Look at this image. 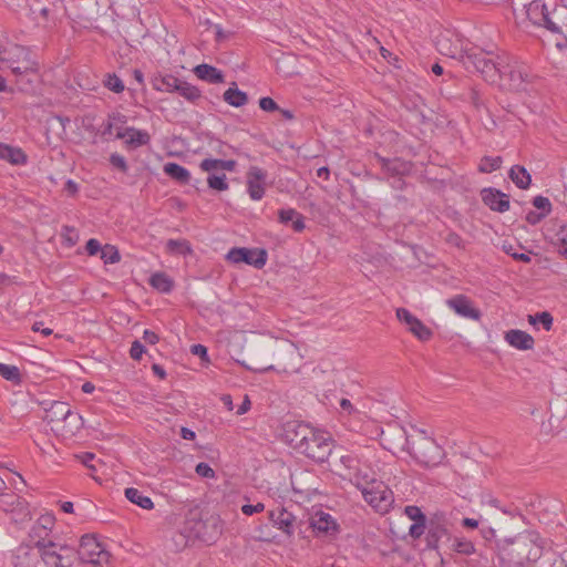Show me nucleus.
<instances>
[{
	"label": "nucleus",
	"instance_id": "nucleus-21",
	"mask_svg": "<svg viewBox=\"0 0 567 567\" xmlns=\"http://www.w3.org/2000/svg\"><path fill=\"white\" fill-rule=\"evenodd\" d=\"M482 199L492 210L505 213L509 209V197L496 188H485L482 192Z\"/></svg>",
	"mask_w": 567,
	"mask_h": 567
},
{
	"label": "nucleus",
	"instance_id": "nucleus-40",
	"mask_svg": "<svg viewBox=\"0 0 567 567\" xmlns=\"http://www.w3.org/2000/svg\"><path fill=\"white\" fill-rule=\"evenodd\" d=\"M0 375L13 383H20L21 382V373L18 367L16 365H8L0 362Z\"/></svg>",
	"mask_w": 567,
	"mask_h": 567
},
{
	"label": "nucleus",
	"instance_id": "nucleus-41",
	"mask_svg": "<svg viewBox=\"0 0 567 567\" xmlns=\"http://www.w3.org/2000/svg\"><path fill=\"white\" fill-rule=\"evenodd\" d=\"M101 259L105 264H115L120 261V252L117 248L113 245H104L101 249Z\"/></svg>",
	"mask_w": 567,
	"mask_h": 567
},
{
	"label": "nucleus",
	"instance_id": "nucleus-19",
	"mask_svg": "<svg viewBox=\"0 0 567 567\" xmlns=\"http://www.w3.org/2000/svg\"><path fill=\"white\" fill-rule=\"evenodd\" d=\"M446 305L463 318L472 320H478L481 318V311L474 308L470 298L464 295H456L447 299Z\"/></svg>",
	"mask_w": 567,
	"mask_h": 567
},
{
	"label": "nucleus",
	"instance_id": "nucleus-36",
	"mask_svg": "<svg viewBox=\"0 0 567 567\" xmlns=\"http://www.w3.org/2000/svg\"><path fill=\"white\" fill-rule=\"evenodd\" d=\"M166 249L173 255H189L193 249L188 240L186 239H169L166 243Z\"/></svg>",
	"mask_w": 567,
	"mask_h": 567
},
{
	"label": "nucleus",
	"instance_id": "nucleus-2",
	"mask_svg": "<svg viewBox=\"0 0 567 567\" xmlns=\"http://www.w3.org/2000/svg\"><path fill=\"white\" fill-rule=\"evenodd\" d=\"M285 436L296 451L318 463L327 461L332 452L330 434L306 423H287Z\"/></svg>",
	"mask_w": 567,
	"mask_h": 567
},
{
	"label": "nucleus",
	"instance_id": "nucleus-51",
	"mask_svg": "<svg viewBox=\"0 0 567 567\" xmlns=\"http://www.w3.org/2000/svg\"><path fill=\"white\" fill-rule=\"evenodd\" d=\"M259 106L262 111L274 112L279 110L278 104L269 96L261 97L259 100Z\"/></svg>",
	"mask_w": 567,
	"mask_h": 567
},
{
	"label": "nucleus",
	"instance_id": "nucleus-24",
	"mask_svg": "<svg viewBox=\"0 0 567 567\" xmlns=\"http://www.w3.org/2000/svg\"><path fill=\"white\" fill-rule=\"evenodd\" d=\"M194 73L198 79L213 84L223 83L225 80L220 70L205 63L195 66Z\"/></svg>",
	"mask_w": 567,
	"mask_h": 567
},
{
	"label": "nucleus",
	"instance_id": "nucleus-17",
	"mask_svg": "<svg viewBox=\"0 0 567 567\" xmlns=\"http://www.w3.org/2000/svg\"><path fill=\"white\" fill-rule=\"evenodd\" d=\"M309 526L317 535L333 536L339 532V524L329 514L322 511L316 512L309 519Z\"/></svg>",
	"mask_w": 567,
	"mask_h": 567
},
{
	"label": "nucleus",
	"instance_id": "nucleus-13",
	"mask_svg": "<svg viewBox=\"0 0 567 567\" xmlns=\"http://www.w3.org/2000/svg\"><path fill=\"white\" fill-rule=\"evenodd\" d=\"M61 6L49 1L43 3L41 0L30 2V12L39 25L51 28L55 25Z\"/></svg>",
	"mask_w": 567,
	"mask_h": 567
},
{
	"label": "nucleus",
	"instance_id": "nucleus-59",
	"mask_svg": "<svg viewBox=\"0 0 567 567\" xmlns=\"http://www.w3.org/2000/svg\"><path fill=\"white\" fill-rule=\"evenodd\" d=\"M231 35L230 31H225L219 24L215 25L216 41L221 42L229 39Z\"/></svg>",
	"mask_w": 567,
	"mask_h": 567
},
{
	"label": "nucleus",
	"instance_id": "nucleus-15",
	"mask_svg": "<svg viewBox=\"0 0 567 567\" xmlns=\"http://www.w3.org/2000/svg\"><path fill=\"white\" fill-rule=\"evenodd\" d=\"M444 538L447 540L451 539V534L446 526L445 518L442 515H435L430 519L427 525L425 536L426 547L429 549H437L440 542Z\"/></svg>",
	"mask_w": 567,
	"mask_h": 567
},
{
	"label": "nucleus",
	"instance_id": "nucleus-42",
	"mask_svg": "<svg viewBox=\"0 0 567 567\" xmlns=\"http://www.w3.org/2000/svg\"><path fill=\"white\" fill-rule=\"evenodd\" d=\"M207 184L212 189L224 192L228 189V183L226 182V175L224 173L209 174L207 177Z\"/></svg>",
	"mask_w": 567,
	"mask_h": 567
},
{
	"label": "nucleus",
	"instance_id": "nucleus-39",
	"mask_svg": "<svg viewBox=\"0 0 567 567\" xmlns=\"http://www.w3.org/2000/svg\"><path fill=\"white\" fill-rule=\"evenodd\" d=\"M528 322L533 326L540 323L546 331L553 327V316L548 311L537 312L528 316Z\"/></svg>",
	"mask_w": 567,
	"mask_h": 567
},
{
	"label": "nucleus",
	"instance_id": "nucleus-26",
	"mask_svg": "<svg viewBox=\"0 0 567 567\" xmlns=\"http://www.w3.org/2000/svg\"><path fill=\"white\" fill-rule=\"evenodd\" d=\"M278 218L279 221L285 225L291 221L292 228L297 233H301L306 228L303 216L293 208L280 209L278 212Z\"/></svg>",
	"mask_w": 567,
	"mask_h": 567
},
{
	"label": "nucleus",
	"instance_id": "nucleus-11",
	"mask_svg": "<svg viewBox=\"0 0 567 567\" xmlns=\"http://www.w3.org/2000/svg\"><path fill=\"white\" fill-rule=\"evenodd\" d=\"M437 51L449 58L457 59L463 62L470 49L467 41L456 31L443 30L435 40Z\"/></svg>",
	"mask_w": 567,
	"mask_h": 567
},
{
	"label": "nucleus",
	"instance_id": "nucleus-14",
	"mask_svg": "<svg viewBox=\"0 0 567 567\" xmlns=\"http://www.w3.org/2000/svg\"><path fill=\"white\" fill-rule=\"evenodd\" d=\"M396 318L401 323H404L408 330L420 341H427L432 338V330L426 327L419 318L412 315L408 309L398 308Z\"/></svg>",
	"mask_w": 567,
	"mask_h": 567
},
{
	"label": "nucleus",
	"instance_id": "nucleus-18",
	"mask_svg": "<svg viewBox=\"0 0 567 567\" xmlns=\"http://www.w3.org/2000/svg\"><path fill=\"white\" fill-rule=\"evenodd\" d=\"M269 520L285 535L292 536L297 524V517L284 507H277L268 512Z\"/></svg>",
	"mask_w": 567,
	"mask_h": 567
},
{
	"label": "nucleus",
	"instance_id": "nucleus-58",
	"mask_svg": "<svg viewBox=\"0 0 567 567\" xmlns=\"http://www.w3.org/2000/svg\"><path fill=\"white\" fill-rule=\"evenodd\" d=\"M543 27H545L547 30L551 31L553 33H558L560 30L559 28L557 27L556 23H554L549 17V12H547L546 16H543V21H542V24Z\"/></svg>",
	"mask_w": 567,
	"mask_h": 567
},
{
	"label": "nucleus",
	"instance_id": "nucleus-63",
	"mask_svg": "<svg viewBox=\"0 0 567 567\" xmlns=\"http://www.w3.org/2000/svg\"><path fill=\"white\" fill-rule=\"evenodd\" d=\"M467 100L476 107L481 105L480 93L475 89L470 90Z\"/></svg>",
	"mask_w": 567,
	"mask_h": 567
},
{
	"label": "nucleus",
	"instance_id": "nucleus-7",
	"mask_svg": "<svg viewBox=\"0 0 567 567\" xmlns=\"http://www.w3.org/2000/svg\"><path fill=\"white\" fill-rule=\"evenodd\" d=\"M74 558L68 567H73L76 561L91 564L94 567H103L109 564L111 554L93 535H84L81 537L79 548H73Z\"/></svg>",
	"mask_w": 567,
	"mask_h": 567
},
{
	"label": "nucleus",
	"instance_id": "nucleus-38",
	"mask_svg": "<svg viewBox=\"0 0 567 567\" xmlns=\"http://www.w3.org/2000/svg\"><path fill=\"white\" fill-rule=\"evenodd\" d=\"M503 163V159L501 156H484L478 165V171L481 173H492L494 171H497Z\"/></svg>",
	"mask_w": 567,
	"mask_h": 567
},
{
	"label": "nucleus",
	"instance_id": "nucleus-46",
	"mask_svg": "<svg viewBox=\"0 0 567 567\" xmlns=\"http://www.w3.org/2000/svg\"><path fill=\"white\" fill-rule=\"evenodd\" d=\"M533 205L540 212L548 216L551 212V204L547 197L538 195L534 197Z\"/></svg>",
	"mask_w": 567,
	"mask_h": 567
},
{
	"label": "nucleus",
	"instance_id": "nucleus-29",
	"mask_svg": "<svg viewBox=\"0 0 567 567\" xmlns=\"http://www.w3.org/2000/svg\"><path fill=\"white\" fill-rule=\"evenodd\" d=\"M508 176L512 182L520 189H527L530 186L532 176L524 166H512Z\"/></svg>",
	"mask_w": 567,
	"mask_h": 567
},
{
	"label": "nucleus",
	"instance_id": "nucleus-8",
	"mask_svg": "<svg viewBox=\"0 0 567 567\" xmlns=\"http://www.w3.org/2000/svg\"><path fill=\"white\" fill-rule=\"evenodd\" d=\"M504 72H499L502 85L513 91H525L533 75L527 64L506 54Z\"/></svg>",
	"mask_w": 567,
	"mask_h": 567
},
{
	"label": "nucleus",
	"instance_id": "nucleus-25",
	"mask_svg": "<svg viewBox=\"0 0 567 567\" xmlns=\"http://www.w3.org/2000/svg\"><path fill=\"white\" fill-rule=\"evenodd\" d=\"M0 159L12 165H24L28 161L25 153L19 148L8 144L0 143Z\"/></svg>",
	"mask_w": 567,
	"mask_h": 567
},
{
	"label": "nucleus",
	"instance_id": "nucleus-60",
	"mask_svg": "<svg viewBox=\"0 0 567 567\" xmlns=\"http://www.w3.org/2000/svg\"><path fill=\"white\" fill-rule=\"evenodd\" d=\"M32 331L34 332H41L43 336L45 337H49L52 334V329L50 328H44V324L42 321H35L32 327H31Z\"/></svg>",
	"mask_w": 567,
	"mask_h": 567
},
{
	"label": "nucleus",
	"instance_id": "nucleus-50",
	"mask_svg": "<svg viewBox=\"0 0 567 567\" xmlns=\"http://www.w3.org/2000/svg\"><path fill=\"white\" fill-rule=\"evenodd\" d=\"M426 527V522L413 523L410 526L409 534L412 538L417 539L424 534Z\"/></svg>",
	"mask_w": 567,
	"mask_h": 567
},
{
	"label": "nucleus",
	"instance_id": "nucleus-32",
	"mask_svg": "<svg viewBox=\"0 0 567 567\" xmlns=\"http://www.w3.org/2000/svg\"><path fill=\"white\" fill-rule=\"evenodd\" d=\"M32 547L30 544L22 545L18 548L14 556V567H32L35 556L31 553Z\"/></svg>",
	"mask_w": 567,
	"mask_h": 567
},
{
	"label": "nucleus",
	"instance_id": "nucleus-28",
	"mask_svg": "<svg viewBox=\"0 0 567 567\" xmlns=\"http://www.w3.org/2000/svg\"><path fill=\"white\" fill-rule=\"evenodd\" d=\"M82 425V416L70 409L69 415H66L65 420L62 421L61 426H55V431L62 432L63 435L73 436Z\"/></svg>",
	"mask_w": 567,
	"mask_h": 567
},
{
	"label": "nucleus",
	"instance_id": "nucleus-22",
	"mask_svg": "<svg viewBox=\"0 0 567 567\" xmlns=\"http://www.w3.org/2000/svg\"><path fill=\"white\" fill-rule=\"evenodd\" d=\"M70 406L62 401L52 402L51 406L45 410L43 420L51 425V430L55 431V426H61L62 421L69 415Z\"/></svg>",
	"mask_w": 567,
	"mask_h": 567
},
{
	"label": "nucleus",
	"instance_id": "nucleus-61",
	"mask_svg": "<svg viewBox=\"0 0 567 567\" xmlns=\"http://www.w3.org/2000/svg\"><path fill=\"white\" fill-rule=\"evenodd\" d=\"M340 408L343 412L351 415L357 412V409L352 405L351 401L343 398L340 400Z\"/></svg>",
	"mask_w": 567,
	"mask_h": 567
},
{
	"label": "nucleus",
	"instance_id": "nucleus-62",
	"mask_svg": "<svg viewBox=\"0 0 567 567\" xmlns=\"http://www.w3.org/2000/svg\"><path fill=\"white\" fill-rule=\"evenodd\" d=\"M64 190L69 195L74 196L79 192V185L74 181L68 179L64 184Z\"/></svg>",
	"mask_w": 567,
	"mask_h": 567
},
{
	"label": "nucleus",
	"instance_id": "nucleus-3",
	"mask_svg": "<svg viewBox=\"0 0 567 567\" xmlns=\"http://www.w3.org/2000/svg\"><path fill=\"white\" fill-rule=\"evenodd\" d=\"M0 61L6 63L17 76V84L21 91H28L38 73V63L32 60L28 48L19 44H10L0 49Z\"/></svg>",
	"mask_w": 567,
	"mask_h": 567
},
{
	"label": "nucleus",
	"instance_id": "nucleus-10",
	"mask_svg": "<svg viewBox=\"0 0 567 567\" xmlns=\"http://www.w3.org/2000/svg\"><path fill=\"white\" fill-rule=\"evenodd\" d=\"M118 123L123 124L120 116H110L101 126V137L105 141H110L113 137L124 140L128 148H136L142 145V131L124 127L118 125Z\"/></svg>",
	"mask_w": 567,
	"mask_h": 567
},
{
	"label": "nucleus",
	"instance_id": "nucleus-20",
	"mask_svg": "<svg viewBox=\"0 0 567 567\" xmlns=\"http://www.w3.org/2000/svg\"><path fill=\"white\" fill-rule=\"evenodd\" d=\"M514 538H505L497 543L498 559L501 567H518L523 565L524 556L515 554L511 546L514 545Z\"/></svg>",
	"mask_w": 567,
	"mask_h": 567
},
{
	"label": "nucleus",
	"instance_id": "nucleus-49",
	"mask_svg": "<svg viewBox=\"0 0 567 567\" xmlns=\"http://www.w3.org/2000/svg\"><path fill=\"white\" fill-rule=\"evenodd\" d=\"M195 472L200 477L205 478H214L215 477V471L210 467L209 464L200 462L196 465Z\"/></svg>",
	"mask_w": 567,
	"mask_h": 567
},
{
	"label": "nucleus",
	"instance_id": "nucleus-12",
	"mask_svg": "<svg viewBox=\"0 0 567 567\" xmlns=\"http://www.w3.org/2000/svg\"><path fill=\"white\" fill-rule=\"evenodd\" d=\"M226 259L233 264L245 262L260 269L267 262V251L265 249L234 247L227 252Z\"/></svg>",
	"mask_w": 567,
	"mask_h": 567
},
{
	"label": "nucleus",
	"instance_id": "nucleus-4",
	"mask_svg": "<svg viewBox=\"0 0 567 567\" xmlns=\"http://www.w3.org/2000/svg\"><path fill=\"white\" fill-rule=\"evenodd\" d=\"M406 449L410 455L422 466L431 467L441 464L444 450L424 430H415L406 437Z\"/></svg>",
	"mask_w": 567,
	"mask_h": 567
},
{
	"label": "nucleus",
	"instance_id": "nucleus-56",
	"mask_svg": "<svg viewBox=\"0 0 567 567\" xmlns=\"http://www.w3.org/2000/svg\"><path fill=\"white\" fill-rule=\"evenodd\" d=\"M131 358L134 360L142 359V342L140 340H134L130 350Z\"/></svg>",
	"mask_w": 567,
	"mask_h": 567
},
{
	"label": "nucleus",
	"instance_id": "nucleus-57",
	"mask_svg": "<svg viewBox=\"0 0 567 567\" xmlns=\"http://www.w3.org/2000/svg\"><path fill=\"white\" fill-rule=\"evenodd\" d=\"M190 352L194 354V355H198L203 360H206L208 361V358H207V348L203 344H193L190 347Z\"/></svg>",
	"mask_w": 567,
	"mask_h": 567
},
{
	"label": "nucleus",
	"instance_id": "nucleus-64",
	"mask_svg": "<svg viewBox=\"0 0 567 567\" xmlns=\"http://www.w3.org/2000/svg\"><path fill=\"white\" fill-rule=\"evenodd\" d=\"M158 339L159 338L155 332L144 330V342L148 344H155L158 341Z\"/></svg>",
	"mask_w": 567,
	"mask_h": 567
},
{
	"label": "nucleus",
	"instance_id": "nucleus-37",
	"mask_svg": "<svg viewBox=\"0 0 567 567\" xmlns=\"http://www.w3.org/2000/svg\"><path fill=\"white\" fill-rule=\"evenodd\" d=\"M452 548L457 554L466 556H471L476 551L475 545L464 537L454 538L452 543Z\"/></svg>",
	"mask_w": 567,
	"mask_h": 567
},
{
	"label": "nucleus",
	"instance_id": "nucleus-5",
	"mask_svg": "<svg viewBox=\"0 0 567 567\" xmlns=\"http://www.w3.org/2000/svg\"><path fill=\"white\" fill-rule=\"evenodd\" d=\"M221 529L217 519L187 518L181 527L178 534L174 537V542L178 548L186 547L189 543L198 539L206 544H213Z\"/></svg>",
	"mask_w": 567,
	"mask_h": 567
},
{
	"label": "nucleus",
	"instance_id": "nucleus-6",
	"mask_svg": "<svg viewBox=\"0 0 567 567\" xmlns=\"http://www.w3.org/2000/svg\"><path fill=\"white\" fill-rule=\"evenodd\" d=\"M507 53L495 54L493 51H486L478 48L470 49L463 64L466 69L473 68L480 72L485 80L496 82L499 72H504V60Z\"/></svg>",
	"mask_w": 567,
	"mask_h": 567
},
{
	"label": "nucleus",
	"instance_id": "nucleus-54",
	"mask_svg": "<svg viewBox=\"0 0 567 567\" xmlns=\"http://www.w3.org/2000/svg\"><path fill=\"white\" fill-rule=\"evenodd\" d=\"M110 162L114 167L121 169L122 172H125L127 168L124 157L118 154H112L110 157Z\"/></svg>",
	"mask_w": 567,
	"mask_h": 567
},
{
	"label": "nucleus",
	"instance_id": "nucleus-1",
	"mask_svg": "<svg viewBox=\"0 0 567 567\" xmlns=\"http://www.w3.org/2000/svg\"><path fill=\"white\" fill-rule=\"evenodd\" d=\"M54 524L55 518L52 514L41 515L29 532V544L38 549L47 567H68L74 558L73 547L52 540L51 532Z\"/></svg>",
	"mask_w": 567,
	"mask_h": 567
},
{
	"label": "nucleus",
	"instance_id": "nucleus-43",
	"mask_svg": "<svg viewBox=\"0 0 567 567\" xmlns=\"http://www.w3.org/2000/svg\"><path fill=\"white\" fill-rule=\"evenodd\" d=\"M61 237L68 247H73L79 241V234L72 226H63Z\"/></svg>",
	"mask_w": 567,
	"mask_h": 567
},
{
	"label": "nucleus",
	"instance_id": "nucleus-16",
	"mask_svg": "<svg viewBox=\"0 0 567 567\" xmlns=\"http://www.w3.org/2000/svg\"><path fill=\"white\" fill-rule=\"evenodd\" d=\"M267 172L258 166H250L246 174L247 192L252 200H260L265 195Z\"/></svg>",
	"mask_w": 567,
	"mask_h": 567
},
{
	"label": "nucleus",
	"instance_id": "nucleus-44",
	"mask_svg": "<svg viewBox=\"0 0 567 567\" xmlns=\"http://www.w3.org/2000/svg\"><path fill=\"white\" fill-rule=\"evenodd\" d=\"M103 83L115 93H121L124 90L123 81L116 74H106Z\"/></svg>",
	"mask_w": 567,
	"mask_h": 567
},
{
	"label": "nucleus",
	"instance_id": "nucleus-30",
	"mask_svg": "<svg viewBox=\"0 0 567 567\" xmlns=\"http://www.w3.org/2000/svg\"><path fill=\"white\" fill-rule=\"evenodd\" d=\"M163 172L179 184H188L190 181V173L188 169L177 163H166L163 166Z\"/></svg>",
	"mask_w": 567,
	"mask_h": 567
},
{
	"label": "nucleus",
	"instance_id": "nucleus-52",
	"mask_svg": "<svg viewBox=\"0 0 567 567\" xmlns=\"http://www.w3.org/2000/svg\"><path fill=\"white\" fill-rule=\"evenodd\" d=\"M265 509L264 503H257L255 505L245 504L241 506L243 514L251 516L256 513H261Z\"/></svg>",
	"mask_w": 567,
	"mask_h": 567
},
{
	"label": "nucleus",
	"instance_id": "nucleus-27",
	"mask_svg": "<svg viewBox=\"0 0 567 567\" xmlns=\"http://www.w3.org/2000/svg\"><path fill=\"white\" fill-rule=\"evenodd\" d=\"M148 284L153 289L161 293H168L174 288V280L171 276L163 271H156L151 275Z\"/></svg>",
	"mask_w": 567,
	"mask_h": 567
},
{
	"label": "nucleus",
	"instance_id": "nucleus-34",
	"mask_svg": "<svg viewBox=\"0 0 567 567\" xmlns=\"http://www.w3.org/2000/svg\"><path fill=\"white\" fill-rule=\"evenodd\" d=\"M547 12H548V10H547L546 6L544 3H542V1H539V0H535V1L530 2L526 10L528 19L534 24H537V25L542 24L543 16H546Z\"/></svg>",
	"mask_w": 567,
	"mask_h": 567
},
{
	"label": "nucleus",
	"instance_id": "nucleus-33",
	"mask_svg": "<svg viewBox=\"0 0 567 567\" xmlns=\"http://www.w3.org/2000/svg\"><path fill=\"white\" fill-rule=\"evenodd\" d=\"M224 100L231 106L240 107L247 103L248 96L245 92L238 90L234 82L233 86L225 91Z\"/></svg>",
	"mask_w": 567,
	"mask_h": 567
},
{
	"label": "nucleus",
	"instance_id": "nucleus-9",
	"mask_svg": "<svg viewBox=\"0 0 567 567\" xmlns=\"http://www.w3.org/2000/svg\"><path fill=\"white\" fill-rule=\"evenodd\" d=\"M357 486L361 489L363 498L369 503L377 512L386 513L394 499L392 491L383 485L382 483H375L374 481H367L364 484L359 481V474L354 476Z\"/></svg>",
	"mask_w": 567,
	"mask_h": 567
},
{
	"label": "nucleus",
	"instance_id": "nucleus-47",
	"mask_svg": "<svg viewBox=\"0 0 567 567\" xmlns=\"http://www.w3.org/2000/svg\"><path fill=\"white\" fill-rule=\"evenodd\" d=\"M200 168L205 172L214 174L216 171H221L220 159L205 158L200 163Z\"/></svg>",
	"mask_w": 567,
	"mask_h": 567
},
{
	"label": "nucleus",
	"instance_id": "nucleus-23",
	"mask_svg": "<svg viewBox=\"0 0 567 567\" xmlns=\"http://www.w3.org/2000/svg\"><path fill=\"white\" fill-rule=\"evenodd\" d=\"M505 341L513 348L518 350H532L535 346L534 338L519 329H512L505 333Z\"/></svg>",
	"mask_w": 567,
	"mask_h": 567
},
{
	"label": "nucleus",
	"instance_id": "nucleus-45",
	"mask_svg": "<svg viewBox=\"0 0 567 567\" xmlns=\"http://www.w3.org/2000/svg\"><path fill=\"white\" fill-rule=\"evenodd\" d=\"M405 515L414 523L426 522V516L423 514L420 507L415 505H409L404 508Z\"/></svg>",
	"mask_w": 567,
	"mask_h": 567
},
{
	"label": "nucleus",
	"instance_id": "nucleus-53",
	"mask_svg": "<svg viewBox=\"0 0 567 567\" xmlns=\"http://www.w3.org/2000/svg\"><path fill=\"white\" fill-rule=\"evenodd\" d=\"M102 247L103 246H101V244L97 239L91 238L87 240L85 249L90 256H94L97 252H101Z\"/></svg>",
	"mask_w": 567,
	"mask_h": 567
},
{
	"label": "nucleus",
	"instance_id": "nucleus-48",
	"mask_svg": "<svg viewBox=\"0 0 567 567\" xmlns=\"http://www.w3.org/2000/svg\"><path fill=\"white\" fill-rule=\"evenodd\" d=\"M124 495L127 501L142 507V492L134 487H127L124 491Z\"/></svg>",
	"mask_w": 567,
	"mask_h": 567
},
{
	"label": "nucleus",
	"instance_id": "nucleus-35",
	"mask_svg": "<svg viewBox=\"0 0 567 567\" xmlns=\"http://www.w3.org/2000/svg\"><path fill=\"white\" fill-rule=\"evenodd\" d=\"M177 86L178 89H175V92L189 102H196L202 96L200 91L186 81L179 80Z\"/></svg>",
	"mask_w": 567,
	"mask_h": 567
},
{
	"label": "nucleus",
	"instance_id": "nucleus-55",
	"mask_svg": "<svg viewBox=\"0 0 567 567\" xmlns=\"http://www.w3.org/2000/svg\"><path fill=\"white\" fill-rule=\"evenodd\" d=\"M545 217L547 216L544 213L530 210L526 215V220L530 225H536L540 223Z\"/></svg>",
	"mask_w": 567,
	"mask_h": 567
},
{
	"label": "nucleus",
	"instance_id": "nucleus-31",
	"mask_svg": "<svg viewBox=\"0 0 567 567\" xmlns=\"http://www.w3.org/2000/svg\"><path fill=\"white\" fill-rule=\"evenodd\" d=\"M178 82L179 79L171 74L158 75L152 79V85L156 91L168 93H173L175 89H178Z\"/></svg>",
	"mask_w": 567,
	"mask_h": 567
}]
</instances>
